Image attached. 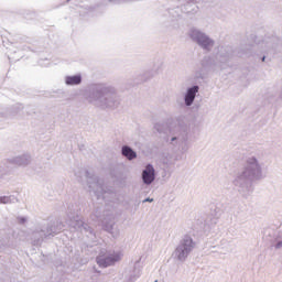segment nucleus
<instances>
[{
    "mask_svg": "<svg viewBox=\"0 0 282 282\" xmlns=\"http://www.w3.org/2000/svg\"><path fill=\"white\" fill-rule=\"evenodd\" d=\"M15 41L17 42H10L9 40L2 41V44L4 47H7V50H11L10 46H8V44L10 43V45H14V47H17L18 52H19V56L14 57V56H9V61H13V63H17V61H21V58H23V54H21V52L29 50L30 52H33L34 54H41V52H45V50H47V41L45 40V37L39 39V40H33L31 42V45L25 46V45H15L17 43H19V41H23V37L17 35L15 36Z\"/></svg>",
    "mask_w": 282,
    "mask_h": 282,
    "instance_id": "nucleus-7",
    "label": "nucleus"
},
{
    "mask_svg": "<svg viewBox=\"0 0 282 282\" xmlns=\"http://www.w3.org/2000/svg\"><path fill=\"white\" fill-rule=\"evenodd\" d=\"M183 14H187V17H193L199 12V7L197 6V0H185V3L181 7H176L174 9H169L167 13L171 17L172 21L175 19H180Z\"/></svg>",
    "mask_w": 282,
    "mask_h": 282,
    "instance_id": "nucleus-11",
    "label": "nucleus"
},
{
    "mask_svg": "<svg viewBox=\"0 0 282 282\" xmlns=\"http://www.w3.org/2000/svg\"><path fill=\"white\" fill-rule=\"evenodd\" d=\"M17 202H19V198L14 195L0 196V204H17Z\"/></svg>",
    "mask_w": 282,
    "mask_h": 282,
    "instance_id": "nucleus-23",
    "label": "nucleus"
},
{
    "mask_svg": "<svg viewBox=\"0 0 282 282\" xmlns=\"http://www.w3.org/2000/svg\"><path fill=\"white\" fill-rule=\"evenodd\" d=\"M259 180H263V166L257 156H248L245 160L242 170L236 173L232 185L242 197L248 198V195L254 191L252 183L259 182Z\"/></svg>",
    "mask_w": 282,
    "mask_h": 282,
    "instance_id": "nucleus-3",
    "label": "nucleus"
},
{
    "mask_svg": "<svg viewBox=\"0 0 282 282\" xmlns=\"http://www.w3.org/2000/svg\"><path fill=\"white\" fill-rule=\"evenodd\" d=\"M252 44L240 45L235 48L231 45H218L215 47L214 56L218 62L219 69H228L231 61L235 56L238 58H250L252 56L257 63H265V61H272L270 54H276L279 47V40L271 37L270 41L264 40L262 43L257 41V35L251 34Z\"/></svg>",
    "mask_w": 282,
    "mask_h": 282,
    "instance_id": "nucleus-1",
    "label": "nucleus"
},
{
    "mask_svg": "<svg viewBox=\"0 0 282 282\" xmlns=\"http://www.w3.org/2000/svg\"><path fill=\"white\" fill-rule=\"evenodd\" d=\"M221 213H224V209L219 207L218 205H212L210 207V215L214 217V224H217V218L221 217Z\"/></svg>",
    "mask_w": 282,
    "mask_h": 282,
    "instance_id": "nucleus-22",
    "label": "nucleus"
},
{
    "mask_svg": "<svg viewBox=\"0 0 282 282\" xmlns=\"http://www.w3.org/2000/svg\"><path fill=\"white\" fill-rule=\"evenodd\" d=\"M194 79L195 83H202L204 80V74H202V72H196Z\"/></svg>",
    "mask_w": 282,
    "mask_h": 282,
    "instance_id": "nucleus-26",
    "label": "nucleus"
},
{
    "mask_svg": "<svg viewBox=\"0 0 282 282\" xmlns=\"http://www.w3.org/2000/svg\"><path fill=\"white\" fill-rule=\"evenodd\" d=\"M148 202H149L150 204H152L153 198L147 197V198H144V199L142 200L143 204H147Z\"/></svg>",
    "mask_w": 282,
    "mask_h": 282,
    "instance_id": "nucleus-29",
    "label": "nucleus"
},
{
    "mask_svg": "<svg viewBox=\"0 0 282 282\" xmlns=\"http://www.w3.org/2000/svg\"><path fill=\"white\" fill-rule=\"evenodd\" d=\"M141 180L145 186H151L155 182V167L151 163H147L141 172Z\"/></svg>",
    "mask_w": 282,
    "mask_h": 282,
    "instance_id": "nucleus-15",
    "label": "nucleus"
},
{
    "mask_svg": "<svg viewBox=\"0 0 282 282\" xmlns=\"http://www.w3.org/2000/svg\"><path fill=\"white\" fill-rule=\"evenodd\" d=\"M63 228H65V223L61 219L50 220L46 225H42L32 235L33 246H41L45 239H54Z\"/></svg>",
    "mask_w": 282,
    "mask_h": 282,
    "instance_id": "nucleus-6",
    "label": "nucleus"
},
{
    "mask_svg": "<svg viewBox=\"0 0 282 282\" xmlns=\"http://www.w3.org/2000/svg\"><path fill=\"white\" fill-rule=\"evenodd\" d=\"M122 259V256L120 252H106V253H99V256L96 258L97 264L99 268H109L111 265H116L118 261Z\"/></svg>",
    "mask_w": 282,
    "mask_h": 282,
    "instance_id": "nucleus-13",
    "label": "nucleus"
},
{
    "mask_svg": "<svg viewBox=\"0 0 282 282\" xmlns=\"http://www.w3.org/2000/svg\"><path fill=\"white\" fill-rule=\"evenodd\" d=\"M154 131L158 133H163V135L169 134L166 142H170L173 147L188 144V124L184 121V117L169 118L165 121H158L153 126Z\"/></svg>",
    "mask_w": 282,
    "mask_h": 282,
    "instance_id": "nucleus-4",
    "label": "nucleus"
},
{
    "mask_svg": "<svg viewBox=\"0 0 282 282\" xmlns=\"http://www.w3.org/2000/svg\"><path fill=\"white\" fill-rule=\"evenodd\" d=\"M42 61H43V59H40V61H39V65H43V62H42Z\"/></svg>",
    "mask_w": 282,
    "mask_h": 282,
    "instance_id": "nucleus-30",
    "label": "nucleus"
},
{
    "mask_svg": "<svg viewBox=\"0 0 282 282\" xmlns=\"http://www.w3.org/2000/svg\"><path fill=\"white\" fill-rule=\"evenodd\" d=\"M0 116H1V111H0Z\"/></svg>",
    "mask_w": 282,
    "mask_h": 282,
    "instance_id": "nucleus-33",
    "label": "nucleus"
},
{
    "mask_svg": "<svg viewBox=\"0 0 282 282\" xmlns=\"http://www.w3.org/2000/svg\"><path fill=\"white\" fill-rule=\"evenodd\" d=\"M200 65L203 69H205L206 72H218V69H220L219 62L213 55L204 56L203 59L200 61Z\"/></svg>",
    "mask_w": 282,
    "mask_h": 282,
    "instance_id": "nucleus-17",
    "label": "nucleus"
},
{
    "mask_svg": "<svg viewBox=\"0 0 282 282\" xmlns=\"http://www.w3.org/2000/svg\"><path fill=\"white\" fill-rule=\"evenodd\" d=\"M72 226L73 228H75V230H79L80 232L86 235V237H89L90 239H96V231H94V228H91L89 224L83 221L82 219L73 221Z\"/></svg>",
    "mask_w": 282,
    "mask_h": 282,
    "instance_id": "nucleus-16",
    "label": "nucleus"
},
{
    "mask_svg": "<svg viewBox=\"0 0 282 282\" xmlns=\"http://www.w3.org/2000/svg\"><path fill=\"white\" fill-rule=\"evenodd\" d=\"M84 175L90 191L93 185L96 186V189L93 192L98 202L109 204V202H113V199H116V188L113 186L105 185V182L100 178V176L96 175L94 172H89V170H84Z\"/></svg>",
    "mask_w": 282,
    "mask_h": 282,
    "instance_id": "nucleus-5",
    "label": "nucleus"
},
{
    "mask_svg": "<svg viewBox=\"0 0 282 282\" xmlns=\"http://www.w3.org/2000/svg\"><path fill=\"white\" fill-rule=\"evenodd\" d=\"M121 154L127 158V160H135V158H138V152L129 145H122Z\"/></svg>",
    "mask_w": 282,
    "mask_h": 282,
    "instance_id": "nucleus-21",
    "label": "nucleus"
},
{
    "mask_svg": "<svg viewBox=\"0 0 282 282\" xmlns=\"http://www.w3.org/2000/svg\"><path fill=\"white\" fill-rule=\"evenodd\" d=\"M154 282H158V280H155Z\"/></svg>",
    "mask_w": 282,
    "mask_h": 282,
    "instance_id": "nucleus-32",
    "label": "nucleus"
},
{
    "mask_svg": "<svg viewBox=\"0 0 282 282\" xmlns=\"http://www.w3.org/2000/svg\"><path fill=\"white\" fill-rule=\"evenodd\" d=\"M196 248L197 241H195V238H193V234H184L178 240L172 256L174 257L175 261L185 263Z\"/></svg>",
    "mask_w": 282,
    "mask_h": 282,
    "instance_id": "nucleus-8",
    "label": "nucleus"
},
{
    "mask_svg": "<svg viewBox=\"0 0 282 282\" xmlns=\"http://www.w3.org/2000/svg\"><path fill=\"white\" fill-rule=\"evenodd\" d=\"M17 221L18 224H21V226H23V224L28 223V218L25 216H18Z\"/></svg>",
    "mask_w": 282,
    "mask_h": 282,
    "instance_id": "nucleus-27",
    "label": "nucleus"
},
{
    "mask_svg": "<svg viewBox=\"0 0 282 282\" xmlns=\"http://www.w3.org/2000/svg\"><path fill=\"white\" fill-rule=\"evenodd\" d=\"M30 162H32V156L28 153L7 159L3 163L7 170L0 171V173L1 175H6L10 173L12 166H28Z\"/></svg>",
    "mask_w": 282,
    "mask_h": 282,
    "instance_id": "nucleus-12",
    "label": "nucleus"
},
{
    "mask_svg": "<svg viewBox=\"0 0 282 282\" xmlns=\"http://www.w3.org/2000/svg\"><path fill=\"white\" fill-rule=\"evenodd\" d=\"M83 97L89 105L99 109H116L120 105V96L116 87L106 83H93L83 90Z\"/></svg>",
    "mask_w": 282,
    "mask_h": 282,
    "instance_id": "nucleus-2",
    "label": "nucleus"
},
{
    "mask_svg": "<svg viewBox=\"0 0 282 282\" xmlns=\"http://www.w3.org/2000/svg\"><path fill=\"white\" fill-rule=\"evenodd\" d=\"M91 218L94 221H98L102 226V230L106 232H113V226H116V218L111 210L106 206H97L93 212Z\"/></svg>",
    "mask_w": 282,
    "mask_h": 282,
    "instance_id": "nucleus-9",
    "label": "nucleus"
},
{
    "mask_svg": "<svg viewBox=\"0 0 282 282\" xmlns=\"http://www.w3.org/2000/svg\"><path fill=\"white\" fill-rule=\"evenodd\" d=\"M160 67H162V62H159L158 65H154L153 70H148L143 75L140 76L141 83H147L149 78H153L158 72H160Z\"/></svg>",
    "mask_w": 282,
    "mask_h": 282,
    "instance_id": "nucleus-20",
    "label": "nucleus"
},
{
    "mask_svg": "<svg viewBox=\"0 0 282 282\" xmlns=\"http://www.w3.org/2000/svg\"><path fill=\"white\" fill-rule=\"evenodd\" d=\"M188 36L193 43H196L203 52H206L207 54L213 52V48L215 47V40L210 37V35L206 34V32L199 30V29H191Z\"/></svg>",
    "mask_w": 282,
    "mask_h": 282,
    "instance_id": "nucleus-10",
    "label": "nucleus"
},
{
    "mask_svg": "<svg viewBox=\"0 0 282 282\" xmlns=\"http://www.w3.org/2000/svg\"><path fill=\"white\" fill-rule=\"evenodd\" d=\"M64 83L67 87H78V85H83V74L66 75Z\"/></svg>",
    "mask_w": 282,
    "mask_h": 282,
    "instance_id": "nucleus-19",
    "label": "nucleus"
},
{
    "mask_svg": "<svg viewBox=\"0 0 282 282\" xmlns=\"http://www.w3.org/2000/svg\"><path fill=\"white\" fill-rule=\"evenodd\" d=\"M271 246L275 248V250H280V248H282V239L275 238Z\"/></svg>",
    "mask_w": 282,
    "mask_h": 282,
    "instance_id": "nucleus-24",
    "label": "nucleus"
},
{
    "mask_svg": "<svg viewBox=\"0 0 282 282\" xmlns=\"http://www.w3.org/2000/svg\"><path fill=\"white\" fill-rule=\"evenodd\" d=\"M99 9H100V3L94 4V6H89L88 7V12L90 14H93L94 12H98Z\"/></svg>",
    "mask_w": 282,
    "mask_h": 282,
    "instance_id": "nucleus-25",
    "label": "nucleus"
},
{
    "mask_svg": "<svg viewBox=\"0 0 282 282\" xmlns=\"http://www.w3.org/2000/svg\"><path fill=\"white\" fill-rule=\"evenodd\" d=\"M262 98L264 99L263 105H268V102H272V96H270V94L262 95Z\"/></svg>",
    "mask_w": 282,
    "mask_h": 282,
    "instance_id": "nucleus-28",
    "label": "nucleus"
},
{
    "mask_svg": "<svg viewBox=\"0 0 282 282\" xmlns=\"http://www.w3.org/2000/svg\"><path fill=\"white\" fill-rule=\"evenodd\" d=\"M13 54H17V51H13Z\"/></svg>",
    "mask_w": 282,
    "mask_h": 282,
    "instance_id": "nucleus-31",
    "label": "nucleus"
},
{
    "mask_svg": "<svg viewBox=\"0 0 282 282\" xmlns=\"http://www.w3.org/2000/svg\"><path fill=\"white\" fill-rule=\"evenodd\" d=\"M198 94H199V86L196 84L186 88V91L184 94V102L186 107H193V102H195V98H197Z\"/></svg>",
    "mask_w": 282,
    "mask_h": 282,
    "instance_id": "nucleus-18",
    "label": "nucleus"
},
{
    "mask_svg": "<svg viewBox=\"0 0 282 282\" xmlns=\"http://www.w3.org/2000/svg\"><path fill=\"white\" fill-rule=\"evenodd\" d=\"M109 175L119 188H124L127 186V173H124V170L122 167L115 165L110 167Z\"/></svg>",
    "mask_w": 282,
    "mask_h": 282,
    "instance_id": "nucleus-14",
    "label": "nucleus"
}]
</instances>
